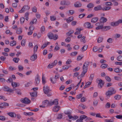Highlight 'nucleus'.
Returning a JSON list of instances; mask_svg holds the SVG:
<instances>
[{
    "label": "nucleus",
    "mask_w": 122,
    "mask_h": 122,
    "mask_svg": "<svg viewBox=\"0 0 122 122\" xmlns=\"http://www.w3.org/2000/svg\"><path fill=\"white\" fill-rule=\"evenodd\" d=\"M105 78L106 80L108 81H111V79L108 76H105Z\"/></svg>",
    "instance_id": "4d7b16f0"
},
{
    "label": "nucleus",
    "mask_w": 122,
    "mask_h": 122,
    "mask_svg": "<svg viewBox=\"0 0 122 122\" xmlns=\"http://www.w3.org/2000/svg\"><path fill=\"white\" fill-rule=\"evenodd\" d=\"M16 92L18 95H20L21 94V92H20V89H17L15 90Z\"/></svg>",
    "instance_id": "09e8293b"
},
{
    "label": "nucleus",
    "mask_w": 122,
    "mask_h": 122,
    "mask_svg": "<svg viewBox=\"0 0 122 122\" xmlns=\"http://www.w3.org/2000/svg\"><path fill=\"white\" fill-rule=\"evenodd\" d=\"M30 8L28 5H25L19 12L20 13L24 12V11L29 10Z\"/></svg>",
    "instance_id": "f03ea898"
},
{
    "label": "nucleus",
    "mask_w": 122,
    "mask_h": 122,
    "mask_svg": "<svg viewBox=\"0 0 122 122\" xmlns=\"http://www.w3.org/2000/svg\"><path fill=\"white\" fill-rule=\"evenodd\" d=\"M107 20V18L104 17H101L100 19V22L101 23H104L106 22Z\"/></svg>",
    "instance_id": "f8f14e48"
},
{
    "label": "nucleus",
    "mask_w": 122,
    "mask_h": 122,
    "mask_svg": "<svg viewBox=\"0 0 122 122\" xmlns=\"http://www.w3.org/2000/svg\"><path fill=\"white\" fill-rule=\"evenodd\" d=\"M30 100L27 98H25L21 100V102L26 104H28L30 102Z\"/></svg>",
    "instance_id": "20e7f679"
},
{
    "label": "nucleus",
    "mask_w": 122,
    "mask_h": 122,
    "mask_svg": "<svg viewBox=\"0 0 122 122\" xmlns=\"http://www.w3.org/2000/svg\"><path fill=\"white\" fill-rule=\"evenodd\" d=\"M114 97L116 100H119L121 98V97L119 95H117L115 96Z\"/></svg>",
    "instance_id": "c9c22d12"
},
{
    "label": "nucleus",
    "mask_w": 122,
    "mask_h": 122,
    "mask_svg": "<svg viewBox=\"0 0 122 122\" xmlns=\"http://www.w3.org/2000/svg\"><path fill=\"white\" fill-rule=\"evenodd\" d=\"M57 61L56 60H55L51 64L54 66L56 65L57 63Z\"/></svg>",
    "instance_id": "3c124183"
},
{
    "label": "nucleus",
    "mask_w": 122,
    "mask_h": 122,
    "mask_svg": "<svg viewBox=\"0 0 122 122\" xmlns=\"http://www.w3.org/2000/svg\"><path fill=\"white\" fill-rule=\"evenodd\" d=\"M45 30V27L44 26H42L41 28V32L43 33Z\"/></svg>",
    "instance_id": "0e129e2a"
},
{
    "label": "nucleus",
    "mask_w": 122,
    "mask_h": 122,
    "mask_svg": "<svg viewBox=\"0 0 122 122\" xmlns=\"http://www.w3.org/2000/svg\"><path fill=\"white\" fill-rule=\"evenodd\" d=\"M51 102H49L48 100H46L43 101V103L44 105H46L50 106V103Z\"/></svg>",
    "instance_id": "6ab92c4d"
},
{
    "label": "nucleus",
    "mask_w": 122,
    "mask_h": 122,
    "mask_svg": "<svg viewBox=\"0 0 122 122\" xmlns=\"http://www.w3.org/2000/svg\"><path fill=\"white\" fill-rule=\"evenodd\" d=\"M77 52H73L71 53L70 55L72 56H76L77 54Z\"/></svg>",
    "instance_id": "a19ab883"
},
{
    "label": "nucleus",
    "mask_w": 122,
    "mask_h": 122,
    "mask_svg": "<svg viewBox=\"0 0 122 122\" xmlns=\"http://www.w3.org/2000/svg\"><path fill=\"white\" fill-rule=\"evenodd\" d=\"M89 63V62L88 61H86L83 64L82 68L83 71H87Z\"/></svg>",
    "instance_id": "7ed1b4c3"
},
{
    "label": "nucleus",
    "mask_w": 122,
    "mask_h": 122,
    "mask_svg": "<svg viewBox=\"0 0 122 122\" xmlns=\"http://www.w3.org/2000/svg\"><path fill=\"white\" fill-rule=\"evenodd\" d=\"M47 36L48 38L50 39H53L54 38V36L53 34L51 33H48L47 34Z\"/></svg>",
    "instance_id": "2eb2a0df"
},
{
    "label": "nucleus",
    "mask_w": 122,
    "mask_h": 122,
    "mask_svg": "<svg viewBox=\"0 0 122 122\" xmlns=\"http://www.w3.org/2000/svg\"><path fill=\"white\" fill-rule=\"evenodd\" d=\"M27 109L31 111H34L35 112H36L37 111H38V110L39 109L38 108H36V109H34L33 110H31V109H30V108L29 107H27L26 108Z\"/></svg>",
    "instance_id": "37998d69"
},
{
    "label": "nucleus",
    "mask_w": 122,
    "mask_h": 122,
    "mask_svg": "<svg viewBox=\"0 0 122 122\" xmlns=\"http://www.w3.org/2000/svg\"><path fill=\"white\" fill-rule=\"evenodd\" d=\"M22 29L21 28L18 29L16 31V33L18 34H20L22 32Z\"/></svg>",
    "instance_id": "e433bc0d"
},
{
    "label": "nucleus",
    "mask_w": 122,
    "mask_h": 122,
    "mask_svg": "<svg viewBox=\"0 0 122 122\" xmlns=\"http://www.w3.org/2000/svg\"><path fill=\"white\" fill-rule=\"evenodd\" d=\"M117 60L120 61H122V56H118L117 58Z\"/></svg>",
    "instance_id": "f704fd0d"
},
{
    "label": "nucleus",
    "mask_w": 122,
    "mask_h": 122,
    "mask_svg": "<svg viewBox=\"0 0 122 122\" xmlns=\"http://www.w3.org/2000/svg\"><path fill=\"white\" fill-rule=\"evenodd\" d=\"M7 114L11 117H16V114L13 112L8 113Z\"/></svg>",
    "instance_id": "a878e982"
},
{
    "label": "nucleus",
    "mask_w": 122,
    "mask_h": 122,
    "mask_svg": "<svg viewBox=\"0 0 122 122\" xmlns=\"http://www.w3.org/2000/svg\"><path fill=\"white\" fill-rule=\"evenodd\" d=\"M58 100L57 99H56L53 101L51 102L50 106H51L53 105H56L57 106L58 105Z\"/></svg>",
    "instance_id": "6e6552de"
},
{
    "label": "nucleus",
    "mask_w": 122,
    "mask_h": 122,
    "mask_svg": "<svg viewBox=\"0 0 122 122\" xmlns=\"http://www.w3.org/2000/svg\"><path fill=\"white\" fill-rule=\"evenodd\" d=\"M110 104L109 102H107L106 104L105 107L106 108H109L110 106Z\"/></svg>",
    "instance_id": "680f3d73"
},
{
    "label": "nucleus",
    "mask_w": 122,
    "mask_h": 122,
    "mask_svg": "<svg viewBox=\"0 0 122 122\" xmlns=\"http://www.w3.org/2000/svg\"><path fill=\"white\" fill-rule=\"evenodd\" d=\"M32 84V82H29L25 85V86L26 87H27L29 86Z\"/></svg>",
    "instance_id": "338daca9"
},
{
    "label": "nucleus",
    "mask_w": 122,
    "mask_h": 122,
    "mask_svg": "<svg viewBox=\"0 0 122 122\" xmlns=\"http://www.w3.org/2000/svg\"><path fill=\"white\" fill-rule=\"evenodd\" d=\"M114 71L116 73H119L122 71V70L120 69L119 68H116L114 69Z\"/></svg>",
    "instance_id": "5701e85b"
},
{
    "label": "nucleus",
    "mask_w": 122,
    "mask_h": 122,
    "mask_svg": "<svg viewBox=\"0 0 122 122\" xmlns=\"http://www.w3.org/2000/svg\"><path fill=\"white\" fill-rule=\"evenodd\" d=\"M38 48V47L37 45H36L35 46L34 48V53H36L37 51V49Z\"/></svg>",
    "instance_id": "a18cd8bd"
},
{
    "label": "nucleus",
    "mask_w": 122,
    "mask_h": 122,
    "mask_svg": "<svg viewBox=\"0 0 122 122\" xmlns=\"http://www.w3.org/2000/svg\"><path fill=\"white\" fill-rule=\"evenodd\" d=\"M86 117H87V116L85 115H82L80 117V119H81L82 121L84 119H85Z\"/></svg>",
    "instance_id": "4c0bfd02"
},
{
    "label": "nucleus",
    "mask_w": 122,
    "mask_h": 122,
    "mask_svg": "<svg viewBox=\"0 0 122 122\" xmlns=\"http://www.w3.org/2000/svg\"><path fill=\"white\" fill-rule=\"evenodd\" d=\"M35 53H34V54L30 57V60L32 61H35L37 58V55L35 54Z\"/></svg>",
    "instance_id": "9b49d317"
},
{
    "label": "nucleus",
    "mask_w": 122,
    "mask_h": 122,
    "mask_svg": "<svg viewBox=\"0 0 122 122\" xmlns=\"http://www.w3.org/2000/svg\"><path fill=\"white\" fill-rule=\"evenodd\" d=\"M103 25H100L97 26L96 28V30H98L100 29H101L103 31Z\"/></svg>",
    "instance_id": "473e14b6"
},
{
    "label": "nucleus",
    "mask_w": 122,
    "mask_h": 122,
    "mask_svg": "<svg viewBox=\"0 0 122 122\" xmlns=\"http://www.w3.org/2000/svg\"><path fill=\"white\" fill-rule=\"evenodd\" d=\"M19 60V58H14L13 59V60L15 63H18Z\"/></svg>",
    "instance_id": "603ef678"
},
{
    "label": "nucleus",
    "mask_w": 122,
    "mask_h": 122,
    "mask_svg": "<svg viewBox=\"0 0 122 122\" xmlns=\"http://www.w3.org/2000/svg\"><path fill=\"white\" fill-rule=\"evenodd\" d=\"M81 6V4L78 2H76L74 4V6L76 7H80Z\"/></svg>",
    "instance_id": "a211bd4d"
},
{
    "label": "nucleus",
    "mask_w": 122,
    "mask_h": 122,
    "mask_svg": "<svg viewBox=\"0 0 122 122\" xmlns=\"http://www.w3.org/2000/svg\"><path fill=\"white\" fill-rule=\"evenodd\" d=\"M116 92V91L115 90L114 88L110 87L106 92V95L107 96L109 97L110 96L115 94Z\"/></svg>",
    "instance_id": "f257e3e1"
},
{
    "label": "nucleus",
    "mask_w": 122,
    "mask_h": 122,
    "mask_svg": "<svg viewBox=\"0 0 122 122\" xmlns=\"http://www.w3.org/2000/svg\"><path fill=\"white\" fill-rule=\"evenodd\" d=\"M111 28V27L110 26H103V31H107L110 29Z\"/></svg>",
    "instance_id": "aec40b11"
},
{
    "label": "nucleus",
    "mask_w": 122,
    "mask_h": 122,
    "mask_svg": "<svg viewBox=\"0 0 122 122\" xmlns=\"http://www.w3.org/2000/svg\"><path fill=\"white\" fill-rule=\"evenodd\" d=\"M85 36H83L81 38V41L83 42L84 43H85L86 42V41H85Z\"/></svg>",
    "instance_id": "864d4df0"
},
{
    "label": "nucleus",
    "mask_w": 122,
    "mask_h": 122,
    "mask_svg": "<svg viewBox=\"0 0 122 122\" xmlns=\"http://www.w3.org/2000/svg\"><path fill=\"white\" fill-rule=\"evenodd\" d=\"M70 2L69 1H66L65 0H63L61 1L60 4L62 5H69L70 4Z\"/></svg>",
    "instance_id": "423d86ee"
},
{
    "label": "nucleus",
    "mask_w": 122,
    "mask_h": 122,
    "mask_svg": "<svg viewBox=\"0 0 122 122\" xmlns=\"http://www.w3.org/2000/svg\"><path fill=\"white\" fill-rule=\"evenodd\" d=\"M74 31L73 30H71L69 31V32H68L66 34L68 36H70V35L73 33H74Z\"/></svg>",
    "instance_id": "49530a36"
},
{
    "label": "nucleus",
    "mask_w": 122,
    "mask_h": 122,
    "mask_svg": "<svg viewBox=\"0 0 122 122\" xmlns=\"http://www.w3.org/2000/svg\"><path fill=\"white\" fill-rule=\"evenodd\" d=\"M50 80L52 84L56 83V81H57L56 80H55L54 78H53L51 77L50 78Z\"/></svg>",
    "instance_id": "c756f323"
},
{
    "label": "nucleus",
    "mask_w": 122,
    "mask_h": 122,
    "mask_svg": "<svg viewBox=\"0 0 122 122\" xmlns=\"http://www.w3.org/2000/svg\"><path fill=\"white\" fill-rule=\"evenodd\" d=\"M84 26L85 27L89 29L92 28L93 27V26L91 25V23L88 22L85 23L84 24Z\"/></svg>",
    "instance_id": "0eeeda50"
},
{
    "label": "nucleus",
    "mask_w": 122,
    "mask_h": 122,
    "mask_svg": "<svg viewBox=\"0 0 122 122\" xmlns=\"http://www.w3.org/2000/svg\"><path fill=\"white\" fill-rule=\"evenodd\" d=\"M91 82H88L87 83H86V85L84 86V88L85 89L86 88L88 87L91 84Z\"/></svg>",
    "instance_id": "2f4dec72"
},
{
    "label": "nucleus",
    "mask_w": 122,
    "mask_h": 122,
    "mask_svg": "<svg viewBox=\"0 0 122 122\" xmlns=\"http://www.w3.org/2000/svg\"><path fill=\"white\" fill-rule=\"evenodd\" d=\"M60 109V107L59 106L54 107L53 109V111L54 112H57Z\"/></svg>",
    "instance_id": "ddd939ff"
},
{
    "label": "nucleus",
    "mask_w": 122,
    "mask_h": 122,
    "mask_svg": "<svg viewBox=\"0 0 122 122\" xmlns=\"http://www.w3.org/2000/svg\"><path fill=\"white\" fill-rule=\"evenodd\" d=\"M94 74H91L90 75V77L89 78V80L90 81H92L94 77Z\"/></svg>",
    "instance_id": "79ce46f5"
},
{
    "label": "nucleus",
    "mask_w": 122,
    "mask_h": 122,
    "mask_svg": "<svg viewBox=\"0 0 122 122\" xmlns=\"http://www.w3.org/2000/svg\"><path fill=\"white\" fill-rule=\"evenodd\" d=\"M40 77L39 76L38 74L36 75V77L35 79V83L36 86H37L39 83L40 81Z\"/></svg>",
    "instance_id": "1a4fd4ad"
},
{
    "label": "nucleus",
    "mask_w": 122,
    "mask_h": 122,
    "mask_svg": "<svg viewBox=\"0 0 122 122\" xmlns=\"http://www.w3.org/2000/svg\"><path fill=\"white\" fill-rule=\"evenodd\" d=\"M111 7L110 6H105L103 8H102V10L103 11L108 10H110Z\"/></svg>",
    "instance_id": "cd10ccee"
},
{
    "label": "nucleus",
    "mask_w": 122,
    "mask_h": 122,
    "mask_svg": "<svg viewBox=\"0 0 122 122\" xmlns=\"http://www.w3.org/2000/svg\"><path fill=\"white\" fill-rule=\"evenodd\" d=\"M87 46L84 45L81 49V51L82 52H83L86 50L87 48Z\"/></svg>",
    "instance_id": "bb28decb"
},
{
    "label": "nucleus",
    "mask_w": 122,
    "mask_h": 122,
    "mask_svg": "<svg viewBox=\"0 0 122 122\" xmlns=\"http://www.w3.org/2000/svg\"><path fill=\"white\" fill-rule=\"evenodd\" d=\"M81 30V29H79L78 28H77L76 30V32L74 33V34L75 35H78L80 33V32Z\"/></svg>",
    "instance_id": "393cba45"
},
{
    "label": "nucleus",
    "mask_w": 122,
    "mask_h": 122,
    "mask_svg": "<svg viewBox=\"0 0 122 122\" xmlns=\"http://www.w3.org/2000/svg\"><path fill=\"white\" fill-rule=\"evenodd\" d=\"M94 10L96 11L102 10V8L100 5H98L97 6L95 7L94 8Z\"/></svg>",
    "instance_id": "4468645a"
},
{
    "label": "nucleus",
    "mask_w": 122,
    "mask_h": 122,
    "mask_svg": "<svg viewBox=\"0 0 122 122\" xmlns=\"http://www.w3.org/2000/svg\"><path fill=\"white\" fill-rule=\"evenodd\" d=\"M108 65L107 64H103L101 65V67L103 69L106 68L108 66Z\"/></svg>",
    "instance_id": "7c9ffc66"
},
{
    "label": "nucleus",
    "mask_w": 122,
    "mask_h": 122,
    "mask_svg": "<svg viewBox=\"0 0 122 122\" xmlns=\"http://www.w3.org/2000/svg\"><path fill=\"white\" fill-rule=\"evenodd\" d=\"M24 114L25 115L27 116H31L33 115L34 114L32 112H24Z\"/></svg>",
    "instance_id": "58836bf2"
},
{
    "label": "nucleus",
    "mask_w": 122,
    "mask_h": 122,
    "mask_svg": "<svg viewBox=\"0 0 122 122\" xmlns=\"http://www.w3.org/2000/svg\"><path fill=\"white\" fill-rule=\"evenodd\" d=\"M74 17L72 16H71L69 17L67 19H66V20L68 23H69L70 22L73 20Z\"/></svg>",
    "instance_id": "dca6fc26"
},
{
    "label": "nucleus",
    "mask_w": 122,
    "mask_h": 122,
    "mask_svg": "<svg viewBox=\"0 0 122 122\" xmlns=\"http://www.w3.org/2000/svg\"><path fill=\"white\" fill-rule=\"evenodd\" d=\"M5 117L2 116H0V120L2 121H4L5 120Z\"/></svg>",
    "instance_id": "bf43d9fd"
},
{
    "label": "nucleus",
    "mask_w": 122,
    "mask_h": 122,
    "mask_svg": "<svg viewBox=\"0 0 122 122\" xmlns=\"http://www.w3.org/2000/svg\"><path fill=\"white\" fill-rule=\"evenodd\" d=\"M30 94L31 97H36L37 96V93L35 92H34L32 93H30Z\"/></svg>",
    "instance_id": "b1692460"
},
{
    "label": "nucleus",
    "mask_w": 122,
    "mask_h": 122,
    "mask_svg": "<svg viewBox=\"0 0 122 122\" xmlns=\"http://www.w3.org/2000/svg\"><path fill=\"white\" fill-rule=\"evenodd\" d=\"M16 42L15 41H11L10 43V45L11 46H13L16 45Z\"/></svg>",
    "instance_id": "c85d7f7f"
},
{
    "label": "nucleus",
    "mask_w": 122,
    "mask_h": 122,
    "mask_svg": "<svg viewBox=\"0 0 122 122\" xmlns=\"http://www.w3.org/2000/svg\"><path fill=\"white\" fill-rule=\"evenodd\" d=\"M86 72L87 71H83L80 75V77H83L85 75Z\"/></svg>",
    "instance_id": "13d9d810"
},
{
    "label": "nucleus",
    "mask_w": 122,
    "mask_h": 122,
    "mask_svg": "<svg viewBox=\"0 0 122 122\" xmlns=\"http://www.w3.org/2000/svg\"><path fill=\"white\" fill-rule=\"evenodd\" d=\"M4 90L5 91L10 92H13L14 91V90L9 88V87L7 86H5L4 88Z\"/></svg>",
    "instance_id": "9d476101"
},
{
    "label": "nucleus",
    "mask_w": 122,
    "mask_h": 122,
    "mask_svg": "<svg viewBox=\"0 0 122 122\" xmlns=\"http://www.w3.org/2000/svg\"><path fill=\"white\" fill-rule=\"evenodd\" d=\"M11 84L12 86L14 87H16L17 86V84L16 82H12Z\"/></svg>",
    "instance_id": "c03bdc74"
},
{
    "label": "nucleus",
    "mask_w": 122,
    "mask_h": 122,
    "mask_svg": "<svg viewBox=\"0 0 122 122\" xmlns=\"http://www.w3.org/2000/svg\"><path fill=\"white\" fill-rule=\"evenodd\" d=\"M62 117V115L61 114L58 115L57 117V119H61Z\"/></svg>",
    "instance_id": "69168bd1"
},
{
    "label": "nucleus",
    "mask_w": 122,
    "mask_h": 122,
    "mask_svg": "<svg viewBox=\"0 0 122 122\" xmlns=\"http://www.w3.org/2000/svg\"><path fill=\"white\" fill-rule=\"evenodd\" d=\"M21 24H23L25 21V19L23 17H21L20 19Z\"/></svg>",
    "instance_id": "5fc2aeb1"
},
{
    "label": "nucleus",
    "mask_w": 122,
    "mask_h": 122,
    "mask_svg": "<svg viewBox=\"0 0 122 122\" xmlns=\"http://www.w3.org/2000/svg\"><path fill=\"white\" fill-rule=\"evenodd\" d=\"M85 15V14H81L79 15V18L81 19Z\"/></svg>",
    "instance_id": "052dcab7"
},
{
    "label": "nucleus",
    "mask_w": 122,
    "mask_h": 122,
    "mask_svg": "<svg viewBox=\"0 0 122 122\" xmlns=\"http://www.w3.org/2000/svg\"><path fill=\"white\" fill-rule=\"evenodd\" d=\"M103 40V38L102 37H99L97 40V42L98 43H100L102 42Z\"/></svg>",
    "instance_id": "72a5a7b5"
},
{
    "label": "nucleus",
    "mask_w": 122,
    "mask_h": 122,
    "mask_svg": "<svg viewBox=\"0 0 122 122\" xmlns=\"http://www.w3.org/2000/svg\"><path fill=\"white\" fill-rule=\"evenodd\" d=\"M98 48L97 46L94 47L93 48V51L94 52H96L98 51Z\"/></svg>",
    "instance_id": "6e6d98bb"
},
{
    "label": "nucleus",
    "mask_w": 122,
    "mask_h": 122,
    "mask_svg": "<svg viewBox=\"0 0 122 122\" xmlns=\"http://www.w3.org/2000/svg\"><path fill=\"white\" fill-rule=\"evenodd\" d=\"M94 6V4L92 3H90L88 4L87 5V7L89 9L93 8Z\"/></svg>",
    "instance_id": "4be33fe9"
},
{
    "label": "nucleus",
    "mask_w": 122,
    "mask_h": 122,
    "mask_svg": "<svg viewBox=\"0 0 122 122\" xmlns=\"http://www.w3.org/2000/svg\"><path fill=\"white\" fill-rule=\"evenodd\" d=\"M119 25V22L117 21L112 22L111 23V25L113 26H116Z\"/></svg>",
    "instance_id": "f3484780"
},
{
    "label": "nucleus",
    "mask_w": 122,
    "mask_h": 122,
    "mask_svg": "<svg viewBox=\"0 0 122 122\" xmlns=\"http://www.w3.org/2000/svg\"><path fill=\"white\" fill-rule=\"evenodd\" d=\"M98 20V17H94L91 20V22L93 23H95Z\"/></svg>",
    "instance_id": "412c9836"
},
{
    "label": "nucleus",
    "mask_w": 122,
    "mask_h": 122,
    "mask_svg": "<svg viewBox=\"0 0 122 122\" xmlns=\"http://www.w3.org/2000/svg\"><path fill=\"white\" fill-rule=\"evenodd\" d=\"M43 90L44 93L45 94H47L49 92L50 89L47 86H44L43 87Z\"/></svg>",
    "instance_id": "39448f33"
},
{
    "label": "nucleus",
    "mask_w": 122,
    "mask_h": 122,
    "mask_svg": "<svg viewBox=\"0 0 122 122\" xmlns=\"http://www.w3.org/2000/svg\"><path fill=\"white\" fill-rule=\"evenodd\" d=\"M104 82L101 83L100 84H98V86L99 88H101L102 86H103Z\"/></svg>",
    "instance_id": "8fccbe9b"
},
{
    "label": "nucleus",
    "mask_w": 122,
    "mask_h": 122,
    "mask_svg": "<svg viewBox=\"0 0 122 122\" xmlns=\"http://www.w3.org/2000/svg\"><path fill=\"white\" fill-rule=\"evenodd\" d=\"M26 41L25 40H23L21 42V45L22 46H24L25 44Z\"/></svg>",
    "instance_id": "ea45409f"
},
{
    "label": "nucleus",
    "mask_w": 122,
    "mask_h": 122,
    "mask_svg": "<svg viewBox=\"0 0 122 122\" xmlns=\"http://www.w3.org/2000/svg\"><path fill=\"white\" fill-rule=\"evenodd\" d=\"M18 69L19 71H23V67L21 65H19L18 66Z\"/></svg>",
    "instance_id": "e2e57ef3"
},
{
    "label": "nucleus",
    "mask_w": 122,
    "mask_h": 122,
    "mask_svg": "<svg viewBox=\"0 0 122 122\" xmlns=\"http://www.w3.org/2000/svg\"><path fill=\"white\" fill-rule=\"evenodd\" d=\"M105 122H113V120L111 119L108 120L106 119L105 120Z\"/></svg>",
    "instance_id": "774afa93"
},
{
    "label": "nucleus",
    "mask_w": 122,
    "mask_h": 122,
    "mask_svg": "<svg viewBox=\"0 0 122 122\" xmlns=\"http://www.w3.org/2000/svg\"><path fill=\"white\" fill-rule=\"evenodd\" d=\"M42 83L43 84H45L46 83V81L45 78L44 77L43 74L42 75Z\"/></svg>",
    "instance_id": "de8ad7c7"
}]
</instances>
